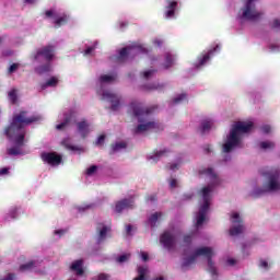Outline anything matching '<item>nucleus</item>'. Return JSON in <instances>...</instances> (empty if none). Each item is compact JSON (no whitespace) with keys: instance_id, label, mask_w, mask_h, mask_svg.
Masks as SVG:
<instances>
[{"instance_id":"nucleus-43","label":"nucleus","mask_w":280,"mask_h":280,"mask_svg":"<svg viewBox=\"0 0 280 280\" xmlns=\"http://www.w3.org/2000/svg\"><path fill=\"white\" fill-rule=\"evenodd\" d=\"M104 141H106V136L101 135V136L97 138L95 144H96V145H103V144H104Z\"/></svg>"},{"instance_id":"nucleus-17","label":"nucleus","mask_w":280,"mask_h":280,"mask_svg":"<svg viewBox=\"0 0 280 280\" xmlns=\"http://www.w3.org/2000/svg\"><path fill=\"white\" fill-rule=\"evenodd\" d=\"M215 51H220V45H217L213 49H210L207 54L203 56L198 57V63L196 65L197 68L203 67V65H207L209 60H211V56L215 54Z\"/></svg>"},{"instance_id":"nucleus-24","label":"nucleus","mask_w":280,"mask_h":280,"mask_svg":"<svg viewBox=\"0 0 280 280\" xmlns=\"http://www.w3.org/2000/svg\"><path fill=\"white\" fill-rule=\"evenodd\" d=\"M170 150L167 149H163L160 151H154L153 155L150 156L151 161H154V163H156V161H159V159H161V156H165L166 154H168Z\"/></svg>"},{"instance_id":"nucleus-35","label":"nucleus","mask_w":280,"mask_h":280,"mask_svg":"<svg viewBox=\"0 0 280 280\" xmlns=\"http://www.w3.org/2000/svg\"><path fill=\"white\" fill-rule=\"evenodd\" d=\"M56 20H55V25L57 26V27H60V26H62V25H66V23H67V15H63V16H61V18H55Z\"/></svg>"},{"instance_id":"nucleus-25","label":"nucleus","mask_w":280,"mask_h":280,"mask_svg":"<svg viewBox=\"0 0 280 280\" xmlns=\"http://www.w3.org/2000/svg\"><path fill=\"white\" fill-rule=\"evenodd\" d=\"M49 71H51V65L49 63H45L35 68V72H37L38 75H43V73H49Z\"/></svg>"},{"instance_id":"nucleus-50","label":"nucleus","mask_w":280,"mask_h":280,"mask_svg":"<svg viewBox=\"0 0 280 280\" xmlns=\"http://www.w3.org/2000/svg\"><path fill=\"white\" fill-rule=\"evenodd\" d=\"M95 51V47L91 46L85 49V56H89L90 54H93Z\"/></svg>"},{"instance_id":"nucleus-34","label":"nucleus","mask_w":280,"mask_h":280,"mask_svg":"<svg viewBox=\"0 0 280 280\" xmlns=\"http://www.w3.org/2000/svg\"><path fill=\"white\" fill-rule=\"evenodd\" d=\"M115 80H117V74H114V75L104 74V75H101L100 78L101 82H113Z\"/></svg>"},{"instance_id":"nucleus-1","label":"nucleus","mask_w":280,"mask_h":280,"mask_svg":"<svg viewBox=\"0 0 280 280\" xmlns=\"http://www.w3.org/2000/svg\"><path fill=\"white\" fill-rule=\"evenodd\" d=\"M40 119L42 117L38 115L27 117L26 110H21L19 114L13 115L10 126L4 129L5 137H8V139H14L16 145L7 149L9 156H19V154H21V148H23L25 143V131L23 128L31 126V124H36V121H40Z\"/></svg>"},{"instance_id":"nucleus-62","label":"nucleus","mask_w":280,"mask_h":280,"mask_svg":"<svg viewBox=\"0 0 280 280\" xmlns=\"http://www.w3.org/2000/svg\"><path fill=\"white\" fill-rule=\"evenodd\" d=\"M205 151H206V154H209V153L211 152V148H210L209 145H207V147L205 148Z\"/></svg>"},{"instance_id":"nucleus-6","label":"nucleus","mask_w":280,"mask_h":280,"mask_svg":"<svg viewBox=\"0 0 280 280\" xmlns=\"http://www.w3.org/2000/svg\"><path fill=\"white\" fill-rule=\"evenodd\" d=\"M257 0H246L244 7L241 9L242 19L246 21H258L264 16V12L257 11V5L255 4Z\"/></svg>"},{"instance_id":"nucleus-8","label":"nucleus","mask_w":280,"mask_h":280,"mask_svg":"<svg viewBox=\"0 0 280 280\" xmlns=\"http://www.w3.org/2000/svg\"><path fill=\"white\" fill-rule=\"evenodd\" d=\"M129 110H131V113L133 114L135 117H138L139 124H143L144 120L141 117H145V116L150 115V113H152L154 110V107H145L144 108L142 103L133 101L129 105Z\"/></svg>"},{"instance_id":"nucleus-42","label":"nucleus","mask_w":280,"mask_h":280,"mask_svg":"<svg viewBox=\"0 0 280 280\" xmlns=\"http://www.w3.org/2000/svg\"><path fill=\"white\" fill-rule=\"evenodd\" d=\"M16 213H19V208L14 207L10 210L9 215L12 220H15Z\"/></svg>"},{"instance_id":"nucleus-47","label":"nucleus","mask_w":280,"mask_h":280,"mask_svg":"<svg viewBox=\"0 0 280 280\" xmlns=\"http://www.w3.org/2000/svg\"><path fill=\"white\" fill-rule=\"evenodd\" d=\"M110 279V276H108L107 273H100L97 276V280H108Z\"/></svg>"},{"instance_id":"nucleus-55","label":"nucleus","mask_w":280,"mask_h":280,"mask_svg":"<svg viewBox=\"0 0 280 280\" xmlns=\"http://www.w3.org/2000/svg\"><path fill=\"white\" fill-rule=\"evenodd\" d=\"M168 170H172L173 172L178 170V164L174 163V164H171Z\"/></svg>"},{"instance_id":"nucleus-56","label":"nucleus","mask_w":280,"mask_h":280,"mask_svg":"<svg viewBox=\"0 0 280 280\" xmlns=\"http://www.w3.org/2000/svg\"><path fill=\"white\" fill-rule=\"evenodd\" d=\"M260 268H268V261L260 260Z\"/></svg>"},{"instance_id":"nucleus-9","label":"nucleus","mask_w":280,"mask_h":280,"mask_svg":"<svg viewBox=\"0 0 280 280\" xmlns=\"http://www.w3.org/2000/svg\"><path fill=\"white\" fill-rule=\"evenodd\" d=\"M160 244H162L166 250H173L176 246V236L170 231H164L160 236Z\"/></svg>"},{"instance_id":"nucleus-7","label":"nucleus","mask_w":280,"mask_h":280,"mask_svg":"<svg viewBox=\"0 0 280 280\" xmlns=\"http://www.w3.org/2000/svg\"><path fill=\"white\" fill-rule=\"evenodd\" d=\"M55 51L56 48L54 47V45H47L33 52L31 55V58L32 60H35V62H40V58H44L46 62H51L54 60Z\"/></svg>"},{"instance_id":"nucleus-16","label":"nucleus","mask_w":280,"mask_h":280,"mask_svg":"<svg viewBox=\"0 0 280 280\" xmlns=\"http://www.w3.org/2000/svg\"><path fill=\"white\" fill-rule=\"evenodd\" d=\"M96 231H97V238H96V243L97 244H102V242H104L106 240V235H108V233H110V226L105 225L103 223H98L96 226Z\"/></svg>"},{"instance_id":"nucleus-46","label":"nucleus","mask_w":280,"mask_h":280,"mask_svg":"<svg viewBox=\"0 0 280 280\" xmlns=\"http://www.w3.org/2000/svg\"><path fill=\"white\" fill-rule=\"evenodd\" d=\"M170 187H171V189L178 187V180H176L175 178L171 179Z\"/></svg>"},{"instance_id":"nucleus-4","label":"nucleus","mask_w":280,"mask_h":280,"mask_svg":"<svg viewBox=\"0 0 280 280\" xmlns=\"http://www.w3.org/2000/svg\"><path fill=\"white\" fill-rule=\"evenodd\" d=\"M198 257H207L208 272H210V275H212V277H218V269H215L213 259H211V257H213V249H211V247L197 248L191 256L184 258L182 268H189V266H191V264L196 262V259H198Z\"/></svg>"},{"instance_id":"nucleus-63","label":"nucleus","mask_w":280,"mask_h":280,"mask_svg":"<svg viewBox=\"0 0 280 280\" xmlns=\"http://www.w3.org/2000/svg\"><path fill=\"white\" fill-rule=\"evenodd\" d=\"M153 280H165V278H163V276H160L158 278H154Z\"/></svg>"},{"instance_id":"nucleus-64","label":"nucleus","mask_w":280,"mask_h":280,"mask_svg":"<svg viewBox=\"0 0 280 280\" xmlns=\"http://www.w3.org/2000/svg\"><path fill=\"white\" fill-rule=\"evenodd\" d=\"M79 211H84V208H79Z\"/></svg>"},{"instance_id":"nucleus-40","label":"nucleus","mask_w":280,"mask_h":280,"mask_svg":"<svg viewBox=\"0 0 280 280\" xmlns=\"http://www.w3.org/2000/svg\"><path fill=\"white\" fill-rule=\"evenodd\" d=\"M46 19H58V14L54 10H48L45 12Z\"/></svg>"},{"instance_id":"nucleus-59","label":"nucleus","mask_w":280,"mask_h":280,"mask_svg":"<svg viewBox=\"0 0 280 280\" xmlns=\"http://www.w3.org/2000/svg\"><path fill=\"white\" fill-rule=\"evenodd\" d=\"M156 89H159V85L153 84L149 88V91H155Z\"/></svg>"},{"instance_id":"nucleus-51","label":"nucleus","mask_w":280,"mask_h":280,"mask_svg":"<svg viewBox=\"0 0 280 280\" xmlns=\"http://www.w3.org/2000/svg\"><path fill=\"white\" fill-rule=\"evenodd\" d=\"M141 258H142V261H148L150 259V256L148 255V253L142 252L141 253Z\"/></svg>"},{"instance_id":"nucleus-29","label":"nucleus","mask_w":280,"mask_h":280,"mask_svg":"<svg viewBox=\"0 0 280 280\" xmlns=\"http://www.w3.org/2000/svg\"><path fill=\"white\" fill-rule=\"evenodd\" d=\"M112 151L110 154H115V152H119V150H124L127 148L126 142H116L115 144L110 145Z\"/></svg>"},{"instance_id":"nucleus-41","label":"nucleus","mask_w":280,"mask_h":280,"mask_svg":"<svg viewBox=\"0 0 280 280\" xmlns=\"http://www.w3.org/2000/svg\"><path fill=\"white\" fill-rule=\"evenodd\" d=\"M97 172V165H92L86 170V175L88 176H93Z\"/></svg>"},{"instance_id":"nucleus-38","label":"nucleus","mask_w":280,"mask_h":280,"mask_svg":"<svg viewBox=\"0 0 280 280\" xmlns=\"http://www.w3.org/2000/svg\"><path fill=\"white\" fill-rule=\"evenodd\" d=\"M130 259V254H124L116 258L117 264H125V261H128Z\"/></svg>"},{"instance_id":"nucleus-13","label":"nucleus","mask_w":280,"mask_h":280,"mask_svg":"<svg viewBox=\"0 0 280 280\" xmlns=\"http://www.w3.org/2000/svg\"><path fill=\"white\" fill-rule=\"evenodd\" d=\"M103 100H107V102L112 103V110H119V105L121 104V96L110 92H104Z\"/></svg>"},{"instance_id":"nucleus-21","label":"nucleus","mask_w":280,"mask_h":280,"mask_svg":"<svg viewBox=\"0 0 280 280\" xmlns=\"http://www.w3.org/2000/svg\"><path fill=\"white\" fill-rule=\"evenodd\" d=\"M176 8H178V2L176 1L168 2L167 11L165 12V18L174 19V14H176Z\"/></svg>"},{"instance_id":"nucleus-57","label":"nucleus","mask_w":280,"mask_h":280,"mask_svg":"<svg viewBox=\"0 0 280 280\" xmlns=\"http://www.w3.org/2000/svg\"><path fill=\"white\" fill-rule=\"evenodd\" d=\"M126 231H127V235H130V233L132 232V225H127L126 228Z\"/></svg>"},{"instance_id":"nucleus-10","label":"nucleus","mask_w":280,"mask_h":280,"mask_svg":"<svg viewBox=\"0 0 280 280\" xmlns=\"http://www.w3.org/2000/svg\"><path fill=\"white\" fill-rule=\"evenodd\" d=\"M40 159L44 163H47L48 165H51L52 167H56L62 163V155L56 153V152H44L40 155Z\"/></svg>"},{"instance_id":"nucleus-53","label":"nucleus","mask_w":280,"mask_h":280,"mask_svg":"<svg viewBox=\"0 0 280 280\" xmlns=\"http://www.w3.org/2000/svg\"><path fill=\"white\" fill-rule=\"evenodd\" d=\"M147 200L150 202H156V195H151V196L147 197Z\"/></svg>"},{"instance_id":"nucleus-45","label":"nucleus","mask_w":280,"mask_h":280,"mask_svg":"<svg viewBox=\"0 0 280 280\" xmlns=\"http://www.w3.org/2000/svg\"><path fill=\"white\" fill-rule=\"evenodd\" d=\"M20 65L19 63H13L9 67L8 72L9 73H14V71H16L19 69Z\"/></svg>"},{"instance_id":"nucleus-37","label":"nucleus","mask_w":280,"mask_h":280,"mask_svg":"<svg viewBox=\"0 0 280 280\" xmlns=\"http://www.w3.org/2000/svg\"><path fill=\"white\" fill-rule=\"evenodd\" d=\"M156 69H152V70H147L144 72H142V78L144 80H150V78H152V75H154V73H156Z\"/></svg>"},{"instance_id":"nucleus-30","label":"nucleus","mask_w":280,"mask_h":280,"mask_svg":"<svg viewBox=\"0 0 280 280\" xmlns=\"http://www.w3.org/2000/svg\"><path fill=\"white\" fill-rule=\"evenodd\" d=\"M58 85V78L51 77L46 83L42 84V91H45L47 86H57Z\"/></svg>"},{"instance_id":"nucleus-3","label":"nucleus","mask_w":280,"mask_h":280,"mask_svg":"<svg viewBox=\"0 0 280 280\" xmlns=\"http://www.w3.org/2000/svg\"><path fill=\"white\" fill-rule=\"evenodd\" d=\"M261 176L268 179V183L264 185L262 189H257L254 191L253 196L254 198H258V196H261L264 194H268L270 191H279L280 190V171L279 168H270L266 170L262 168L260 171Z\"/></svg>"},{"instance_id":"nucleus-2","label":"nucleus","mask_w":280,"mask_h":280,"mask_svg":"<svg viewBox=\"0 0 280 280\" xmlns=\"http://www.w3.org/2000/svg\"><path fill=\"white\" fill-rule=\"evenodd\" d=\"M250 130H253V122L250 121H238L233 125L226 142L223 144V152H225V154H229V152L235 150V148H237V145H240L242 141L240 135H246V132H250Z\"/></svg>"},{"instance_id":"nucleus-61","label":"nucleus","mask_w":280,"mask_h":280,"mask_svg":"<svg viewBox=\"0 0 280 280\" xmlns=\"http://www.w3.org/2000/svg\"><path fill=\"white\" fill-rule=\"evenodd\" d=\"M154 44L158 45V47H161V46L163 45V42L156 39V40L154 42Z\"/></svg>"},{"instance_id":"nucleus-39","label":"nucleus","mask_w":280,"mask_h":280,"mask_svg":"<svg viewBox=\"0 0 280 280\" xmlns=\"http://www.w3.org/2000/svg\"><path fill=\"white\" fill-rule=\"evenodd\" d=\"M185 100H187V94H180L173 100V104H180Z\"/></svg>"},{"instance_id":"nucleus-20","label":"nucleus","mask_w":280,"mask_h":280,"mask_svg":"<svg viewBox=\"0 0 280 280\" xmlns=\"http://www.w3.org/2000/svg\"><path fill=\"white\" fill-rule=\"evenodd\" d=\"M73 117H75V114L73 112H70L69 114L65 115V119L62 122L56 126L57 130H65L69 124H71Z\"/></svg>"},{"instance_id":"nucleus-18","label":"nucleus","mask_w":280,"mask_h":280,"mask_svg":"<svg viewBox=\"0 0 280 280\" xmlns=\"http://www.w3.org/2000/svg\"><path fill=\"white\" fill-rule=\"evenodd\" d=\"M91 125L86 120L77 122V130L81 135L82 139H86L91 132Z\"/></svg>"},{"instance_id":"nucleus-33","label":"nucleus","mask_w":280,"mask_h":280,"mask_svg":"<svg viewBox=\"0 0 280 280\" xmlns=\"http://www.w3.org/2000/svg\"><path fill=\"white\" fill-rule=\"evenodd\" d=\"M35 266H36V261L31 260V261L20 266V272H25L27 270H32V268H34Z\"/></svg>"},{"instance_id":"nucleus-52","label":"nucleus","mask_w":280,"mask_h":280,"mask_svg":"<svg viewBox=\"0 0 280 280\" xmlns=\"http://www.w3.org/2000/svg\"><path fill=\"white\" fill-rule=\"evenodd\" d=\"M184 243L185 244H191V235H185L184 236Z\"/></svg>"},{"instance_id":"nucleus-44","label":"nucleus","mask_w":280,"mask_h":280,"mask_svg":"<svg viewBox=\"0 0 280 280\" xmlns=\"http://www.w3.org/2000/svg\"><path fill=\"white\" fill-rule=\"evenodd\" d=\"M271 30H280V20L279 19L273 20V22L271 24Z\"/></svg>"},{"instance_id":"nucleus-15","label":"nucleus","mask_w":280,"mask_h":280,"mask_svg":"<svg viewBox=\"0 0 280 280\" xmlns=\"http://www.w3.org/2000/svg\"><path fill=\"white\" fill-rule=\"evenodd\" d=\"M135 208V199H122L116 202L115 212L121 213L124 209H133Z\"/></svg>"},{"instance_id":"nucleus-60","label":"nucleus","mask_w":280,"mask_h":280,"mask_svg":"<svg viewBox=\"0 0 280 280\" xmlns=\"http://www.w3.org/2000/svg\"><path fill=\"white\" fill-rule=\"evenodd\" d=\"M25 3H30L31 5L36 3V0H24Z\"/></svg>"},{"instance_id":"nucleus-32","label":"nucleus","mask_w":280,"mask_h":280,"mask_svg":"<svg viewBox=\"0 0 280 280\" xmlns=\"http://www.w3.org/2000/svg\"><path fill=\"white\" fill-rule=\"evenodd\" d=\"M145 275H148V268L138 267V277L133 278V280H147Z\"/></svg>"},{"instance_id":"nucleus-11","label":"nucleus","mask_w":280,"mask_h":280,"mask_svg":"<svg viewBox=\"0 0 280 280\" xmlns=\"http://www.w3.org/2000/svg\"><path fill=\"white\" fill-rule=\"evenodd\" d=\"M232 224H237L230 229L229 233L232 237H235V235H242V233H244V224L242 223V218L240 217V213H232Z\"/></svg>"},{"instance_id":"nucleus-31","label":"nucleus","mask_w":280,"mask_h":280,"mask_svg":"<svg viewBox=\"0 0 280 280\" xmlns=\"http://www.w3.org/2000/svg\"><path fill=\"white\" fill-rule=\"evenodd\" d=\"M210 128H213V121H211V120H203L201 122V135H205L206 132H209Z\"/></svg>"},{"instance_id":"nucleus-54","label":"nucleus","mask_w":280,"mask_h":280,"mask_svg":"<svg viewBox=\"0 0 280 280\" xmlns=\"http://www.w3.org/2000/svg\"><path fill=\"white\" fill-rule=\"evenodd\" d=\"M66 233H67L66 230H56V231H55V235H60V236H62V235H65Z\"/></svg>"},{"instance_id":"nucleus-26","label":"nucleus","mask_w":280,"mask_h":280,"mask_svg":"<svg viewBox=\"0 0 280 280\" xmlns=\"http://www.w3.org/2000/svg\"><path fill=\"white\" fill-rule=\"evenodd\" d=\"M18 90L16 89H12L11 91H9L8 93V97L9 101L11 102V104H16L19 102V94H18Z\"/></svg>"},{"instance_id":"nucleus-36","label":"nucleus","mask_w":280,"mask_h":280,"mask_svg":"<svg viewBox=\"0 0 280 280\" xmlns=\"http://www.w3.org/2000/svg\"><path fill=\"white\" fill-rule=\"evenodd\" d=\"M260 148L261 150H272V148H275V142L262 141L260 142Z\"/></svg>"},{"instance_id":"nucleus-19","label":"nucleus","mask_w":280,"mask_h":280,"mask_svg":"<svg viewBox=\"0 0 280 280\" xmlns=\"http://www.w3.org/2000/svg\"><path fill=\"white\" fill-rule=\"evenodd\" d=\"M84 260L79 259V260H74L71 266H70V270L72 272H75L78 275V277H82V275H84Z\"/></svg>"},{"instance_id":"nucleus-12","label":"nucleus","mask_w":280,"mask_h":280,"mask_svg":"<svg viewBox=\"0 0 280 280\" xmlns=\"http://www.w3.org/2000/svg\"><path fill=\"white\" fill-rule=\"evenodd\" d=\"M148 130H163V125L156 121L140 124L133 129V135H141V132H148Z\"/></svg>"},{"instance_id":"nucleus-49","label":"nucleus","mask_w":280,"mask_h":280,"mask_svg":"<svg viewBox=\"0 0 280 280\" xmlns=\"http://www.w3.org/2000/svg\"><path fill=\"white\" fill-rule=\"evenodd\" d=\"M9 173H10V168L8 167L0 168V176H5V174H9Z\"/></svg>"},{"instance_id":"nucleus-27","label":"nucleus","mask_w":280,"mask_h":280,"mask_svg":"<svg viewBox=\"0 0 280 280\" xmlns=\"http://www.w3.org/2000/svg\"><path fill=\"white\" fill-rule=\"evenodd\" d=\"M163 215L162 212H155L150 215L149 222L151 224V228L154 229L156 226V222H159V219Z\"/></svg>"},{"instance_id":"nucleus-48","label":"nucleus","mask_w":280,"mask_h":280,"mask_svg":"<svg viewBox=\"0 0 280 280\" xmlns=\"http://www.w3.org/2000/svg\"><path fill=\"white\" fill-rule=\"evenodd\" d=\"M271 128L269 125H265L261 127V131L265 133V135H268L270 132Z\"/></svg>"},{"instance_id":"nucleus-28","label":"nucleus","mask_w":280,"mask_h":280,"mask_svg":"<svg viewBox=\"0 0 280 280\" xmlns=\"http://www.w3.org/2000/svg\"><path fill=\"white\" fill-rule=\"evenodd\" d=\"M174 65V56L172 54L166 52L165 54V62L163 63L164 69H170Z\"/></svg>"},{"instance_id":"nucleus-58","label":"nucleus","mask_w":280,"mask_h":280,"mask_svg":"<svg viewBox=\"0 0 280 280\" xmlns=\"http://www.w3.org/2000/svg\"><path fill=\"white\" fill-rule=\"evenodd\" d=\"M228 264L229 266H235V259L233 258L228 259Z\"/></svg>"},{"instance_id":"nucleus-14","label":"nucleus","mask_w":280,"mask_h":280,"mask_svg":"<svg viewBox=\"0 0 280 280\" xmlns=\"http://www.w3.org/2000/svg\"><path fill=\"white\" fill-rule=\"evenodd\" d=\"M139 51H141L140 47H136V46L124 47L119 50L118 61L124 62L128 58V56H130V54H137Z\"/></svg>"},{"instance_id":"nucleus-5","label":"nucleus","mask_w":280,"mask_h":280,"mask_svg":"<svg viewBox=\"0 0 280 280\" xmlns=\"http://www.w3.org/2000/svg\"><path fill=\"white\" fill-rule=\"evenodd\" d=\"M211 186H207L201 189L203 205L199 208V212L197 214V229H199V226H202V224H205V221L207 220V211H209V207L211 205V196L209 195L211 194Z\"/></svg>"},{"instance_id":"nucleus-23","label":"nucleus","mask_w":280,"mask_h":280,"mask_svg":"<svg viewBox=\"0 0 280 280\" xmlns=\"http://www.w3.org/2000/svg\"><path fill=\"white\" fill-rule=\"evenodd\" d=\"M199 174H205L206 176H209L212 180H214V184L218 185L219 183L218 175L213 172V168L211 167L202 168L199 171Z\"/></svg>"},{"instance_id":"nucleus-22","label":"nucleus","mask_w":280,"mask_h":280,"mask_svg":"<svg viewBox=\"0 0 280 280\" xmlns=\"http://www.w3.org/2000/svg\"><path fill=\"white\" fill-rule=\"evenodd\" d=\"M61 145H63L66 150H71L72 152H80V150H82L80 147L71 144V138L63 139Z\"/></svg>"}]
</instances>
